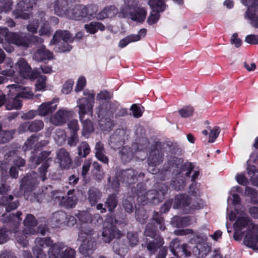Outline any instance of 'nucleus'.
I'll list each match as a JSON object with an SVG mask.
<instances>
[{"mask_svg": "<svg viewBox=\"0 0 258 258\" xmlns=\"http://www.w3.org/2000/svg\"><path fill=\"white\" fill-rule=\"evenodd\" d=\"M155 187V189L147 192L145 185L143 183H140L137 185L136 187L132 188V190L133 192H136L139 202L145 204L147 201L154 204H158L164 199V196L167 191L168 186L164 183H158Z\"/></svg>", "mask_w": 258, "mask_h": 258, "instance_id": "f257e3e1", "label": "nucleus"}, {"mask_svg": "<svg viewBox=\"0 0 258 258\" xmlns=\"http://www.w3.org/2000/svg\"><path fill=\"white\" fill-rule=\"evenodd\" d=\"M11 67L10 69L2 71L1 74L6 77H12L15 75L16 73H18L21 77L23 78L34 79L38 77V74L34 70L32 71L30 66L27 61L23 58H20L15 63L14 69L12 68L11 61L9 62Z\"/></svg>", "mask_w": 258, "mask_h": 258, "instance_id": "f03ea898", "label": "nucleus"}, {"mask_svg": "<svg viewBox=\"0 0 258 258\" xmlns=\"http://www.w3.org/2000/svg\"><path fill=\"white\" fill-rule=\"evenodd\" d=\"M1 182L0 183V195H3L0 198V205L5 207L6 211L10 212L15 210L19 206V201L14 200V197L13 195H6L11 190V187L7 182V179L9 178L8 175H5L2 172L1 175Z\"/></svg>", "mask_w": 258, "mask_h": 258, "instance_id": "7ed1b4c3", "label": "nucleus"}, {"mask_svg": "<svg viewBox=\"0 0 258 258\" xmlns=\"http://www.w3.org/2000/svg\"><path fill=\"white\" fill-rule=\"evenodd\" d=\"M74 37L67 30H57L53 35L50 45H54L53 49L57 52L70 51L72 47L69 43L74 41Z\"/></svg>", "mask_w": 258, "mask_h": 258, "instance_id": "20e7f679", "label": "nucleus"}, {"mask_svg": "<svg viewBox=\"0 0 258 258\" xmlns=\"http://www.w3.org/2000/svg\"><path fill=\"white\" fill-rule=\"evenodd\" d=\"M37 175L35 172L27 174L21 180L20 190L16 191L13 190L14 196L17 198L20 197L23 194L25 198L27 200L33 201L32 195H29L35 189L38 185Z\"/></svg>", "mask_w": 258, "mask_h": 258, "instance_id": "39448f33", "label": "nucleus"}, {"mask_svg": "<svg viewBox=\"0 0 258 258\" xmlns=\"http://www.w3.org/2000/svg\"><path fill=\"white\" fill-rule=\"evenodd\" d=\"M119 103L116 101L112 102L106 101L102 103H100V105L98 107V115L99 117H106V119L108 120L107 123L104 124V127L106 129L111 128L113 125V121L112 118L113 117V113L119 107ZM104 121L101 119L100 121V124L103 126Z\"/></svg>", "mask_w": 258, "mask_h": 258, "instance_id": "423d86ee", "label": "nucleus"}, {"mask_svg": "<svg viewBox=\"0 0 258 258\" xmlns=\"http://www.w3.org/2000/svg\"><path fill=\"white\" fill-rule=\"evenodd\" d=\"M118 221L113 215L108 216L104 223V227L102 232L103 240L106 242H110L113 238H120L123 235L116 228L115 224Z\"/></svg>", "mask_w": 258, "mask_h": 258, "instance_id": "0eeeda50", "label": "nucleus"}, {"mask_svg": "<svg viewBox=\"0 0 258 258\" xmlns=\"http://www.w3.org/2000/svg\"><path fill=\"white\" fill-rule=\"evenodd\" d=\"M164 160V152L163 145L161 142H156L152 146V148L149 152L147 159L149 166L148 170L152 174H155L156 169H150L151 167H155L161 164Z\"/></svg>", "mask_w": 258, "mask_h": 258, "instance_id": "6e6552de", "label": "nucleus"}, {"mask_svg": "<svg viewBox=\"0 0 258 258\" xmlns=\"http://www.w3.org/2000/svg\"><path fill=\"white\" fill-rule=\"evenodd\" d=\"M0 35L17 46L29 47L28 35L21 32H10L7 27H0Z\"/></svg>", "mask_w": 258, "mask_h": 258, "instance_id": "1a4fd4ad", "label": "nucleus"}, {"mask_svg": "<svg viewBox=\"0 0 258 258\" xmlns=\"http://www.w3.org/2000/svg\"><path fill=\"white\" fill-rule=\"evenodd\" d=\"M124 17H129L131 20L139 22H143L147 15L146 10L142 7H137L136 4L125 5L121 10Z\"/></svg>", "mask_w": 258, "mask_h": 258, "instance_id": "9d476101", "label": "nucleus"}, {"mask_svg": "<svg viewBox=\"0 0 258 258\" xmlns=\"http://www.w3.org/2000/svg\"><path fill=\"white\" fill-rule=\"evenodd\" d=\"M62 242H58L53 244V246L49 248L48 251L49 258H75L76 251L71 248L67 247Z\"/></svg>", "mask_w": 258, "mask_h": 258, "instance_id": "9b49d317", "label": "nucleus"}, {"mask_svg": "<svg viewBox=\"0 0 258 258\" xmlns=\"http://www.w3.org/2000/svg\"><path fill=\"white\" fill-rule=\"evenodd\" d=\"M173 207L174 209H182L186 213H190L201 208L198 202L191 200L189 196L183 194L176 196Z\"/></svg>", "mask_w": 258, "mask_h": 258, "instance_id": "f8f14e48", "label": "nucleus"}, {"mask_svg": "<svg viewBox=\"0 0 258 258\" xmlns=\"http://www.w3.org/2000/svg\"><path fill=\"white\" fill-rule=\"evenodd\" d=\"M36 2L37 0H22L17 4L12 12L13 16L15 19H29L31 16L30 12Z\"/></svg>", "mask_w": 258, "mask_h": 258, "instance_id": "ddd939ff", "label": "nucleus"}, {"mask_svg": "<svg viewBox=\"0 0 258 258\" xmlns=\"http://www.w3.org/2000/svg\"><path fill=\"white\" fill-rule=\"evenodd\" d=\"M128 136V132L126 130L117 129L110 136L108 144L112 149L116 150L125 143Z\"/></svg>", "mask_w": 258, "mask_h": 258, "instance_id": "4468645a", "label": "nucleus"}, {"mask_svg": "<svg viewBox=\"0 0 258 258\" xmlns=\"http://www.w3.org/2000/svg\"><path fill=\"white\" fill-rule=\"evenodd\" d=\"M75 190H69L66 196L61 197L58 196V192H52V198L55 200L59 202V204L67 208H73L76 205L77 202V198L75 194Z\"/></svg>", "mask_w": 258, "mask_h": 258, "instance_id": "2eb2a0df", "label": "nucleus"}, {"mask_svg": "<svg viewBox=\"0 0 258 258\" xmlns=\"http://www.w3.org/2000/svg\"><path fill=\"white\" fill-rule=\"evenodd\" d=\"M77 107L79 108L78 113L80 120L84 119L85 114L93 113V108L94 101H93V98L91 100H86L85 98H79L77 101Z\"/></svg>", "mask_w": 258, "mask_h": 258, "instance_id": "dca6fc26", "label": "nucleus"}, {"mask_svg": "<svg viewBox=\"0 0 258 258\" xmlns=\"http://www.w3.org/2000/svg\"><path fill=\"white\" fill-rule=\"evenodd\" d=\"M66 16L76 21H80L85 19L86 17V6L82 5H76L67 11Z\"/></svg>", "mask_w": 258, "mask_h": 258, "instance_id": "f3484780", "label": "nucleus"}, {"mask_svg": "<svg viewBox=\"0 0 258 258\" xmlns=\"http://www.w3.org/2000/svg\"><path fill=\"white\" fill-rule=\"evenodd\" d=\"M73 115V112L66 109L58 110L50 118L51 122L55 125H61Z\"/></svg>", "mask_w": 258, "mask_h": 258, "instance_id": "a211bd4d", "label": "nucleus"}, {"mask_svg": "<svg viewBox=\"0 0 258 258\" xmlns=\"http://www.w3.org/2000/svg\"><path fill=\"white\" fill-rule=\"evenodd\" d=\"M170 248L173 254L175 255H178L180 252L182 253L186 256H190L191 252L188 250V246L186 244H181L180 241L176 238L173 240L170 244Z\"/></svg>", "mask_w": 258, "mask_h": 258, "instance_id": "6ab92c4d", "label": "nucleus"}, {"mask_svg": "<svg viewBox=\"0 0 258 258\" xmlns=\"http://www.w3.org/2000/svg\"><path fill=\"white\" fill-rule=\"evenodd\" d=\"M143 173H139L138 171L134 169H127L123 170L121 172L120 179L122 182L128 184H132L137 181L138 177H143Z\"/></svg>", "mask_w": 258, "mask_h": 258, "instance_id": "aec40b11", "label": "nucleus"}, {"mask_svg": "<svg viewBox=\"0 0 258 258\" xmlns=\"http://www.w3.org/2000/svg\"><path fill=\"white\" fill-rule=\"evenodd\" d=\"M76 216L78 219L82 223L96 224V222L101 223L103 221L102 218L98 214L92 215L87 212H80Z\"/></svg>", "mask_w": 258, "mask_h": 258, "instance_id": "412c9836", "label": "nucleus"}, {"mask_svg": "<svg viewBox=\"0 0 258 258\" xmlns=\"http://www.w3.org/2000/svg\"><path fill=\"white\" fill-rule=\"evenodd\" d=\"M80 240H82V243L79 247V250L83 254H91L96 248V242L93 237L88 236L84 239H81Z\"/></svg>", "mask_w": 258, "mask_h": 258, "instance_id": "4be33fe9", "label": "nucleus"}, {"mask_svg": "<svg viewBox=\"0 0 258 258\" xmlns=\"http://www.w3.org/2000/svg\"><path fill=\"white\" fill-rule=\"evenodd\" d=\"M57 100L53 99L52 101L43 103L38 108V114L42 116L51 114L57 108V105L55 104Z\"/></svg>", "mask_w": 258, "mask_h": 258, "instance_id": "5701e85b", "label": "nucleus"}, {"mask_svg": "<svg viewBox=\"0 0 258 258\" xmlns=\"http://www.w3.org/2000/svg\"><path fill=\"white\" fill-rule=\"evenodd\" d=\"M57 158L60 167L63 169H68L72 164V159L70 154L64 148L60 149L57 153Z\"/></svg>", "mask_w": 258, "mask_h": 258, "instance_id": "b1692460", "label": "nucleus"}, {"mask_svg": "<svg viewBox=\"0 0 258 258\" xmlns=\"http://www.w3.org/2000/svg\"><path fill=\"white\" fill-rule=\"evenodd\" d=\"M211 250V247L207 243H198L193 248V254L199 258L205 257Z\"/></svg>", "mask_w": 258, "mask_h": 258, "instance_id": "393cba45", "label": "nucleus"}, {"mask_svg": "<svg viewBox=\"0 0 258 258\" xmlns=\"http://www.w3.org/2000/svg\"><path fill=\"white\" fill-rule=\"evenodd\" d=\"M52 57V53L46 49L44 45L41 46L35 52L34 55V59L38 61H41L46 59H51Z\"/></svg>", "mask_w": 258, "mask_h": 258, "instance_id": "a878e982", "label": "nucleus"}, {"mask_svg": "<svg viewBox=\"0 0 258 258\" xmlns=\"http://www.w3.org/2000/svg\"><path fill=\"white\" fill-rule=\"evenodd\" d=\"M192 218L190 216L179 217L174 216L171 221V224L177 228L187 226L192 223Z\"/></svg>", "mask_w": 258, "mask_h": 258, "instance_id": "bb28decb", "label": "nucleus"}, {"mask_svg": "<svg viewBox=\"0 0 258 258\" xmlns=\"http://www.w3.org/2000/svg\"><path fill=\"white\" fill-rule=\"evenodd\" d=\"M135 150L132 147H123L119 152V155L121 161L124 163H127L132 160L134 157Z\"/></svg>", "mask_w": 258, "mask_h": 258, "instance_id": "cd10ccee", "label": "nucleus"}, {"mask_svg": "<svg viewBox=\"0 0 258 258\" xmlns=\"http://www.w3.org/2000/svg\"><path fill=\"white\" fill-rule=\"evenodd\" d=\"M22 106V101L18 97V95L14 98L6 99L5 107L7 110H19L21 108Z\"/></svg>", "mask_w": 258, "mask_h": 258, "instance_id": "c85d7f7f", "label": "nucleus"}, {"mask_svg": "<svg viewBox=\"0 0 258 258\" xmlns=\"http://www.w3.org/2000/svg\"><path fill=\"white\" fill-rule=\"evenodd\" d=\"M251 220L248 217H239L234 224L233 227L236 231H241L242 229L248 226L250 228Z\"/></svg>", "mask_w": 258, "mask_h": 258, "instance_id": "c756f323", "label": "nucleus"}, {"mask_svg": "<svg viewBox=\"0 0 258 258\" xmlns=\"http://www.w3.org/2000/svg\"><path fill=\"white\" fill-rule=\"evenodd\" d=\"M88 199L92 206H95L101 197V192L96 188L92 187L88 192Z\"/></svg>", "mask_w": 258, "mask_h": 258, "instance_id": "7c9ffc66", "label": "nucleus"}, {"mask_svg": "<svg viewBox=\"0 0 258 258\" xmlns=\"http://www.w3.org/2000/svg\"><path fill=\"white\" fill-rule=\"evenodd\" d=\"M67 2L64 0H56L54 3V10L56 15L59 16H66L68 10L65 8L67 6Z\"/></svg>", "mask_w": 258, "mask_h": 258, "instance_id": "2f4dec72", "label": "nucleus"}, {"mask_svg": "<svg viewBox=\"0 0 258 258\" xmlns=\"http://www.w3.org/2000/svg\"><path fill=\"white\" fill-rule=\"evenodd\" d=\"M80 121L83 125L82 135L86 138H88L90 133L94 131L93 124L91 120L88 119L85 120L83 119L80 120Z\"/></svg>", "mask_w": 258, "mask_h": 258, "instance_id": "473e14b6", "label": "nucleus"}, {"mask_svg": "<svg viewBox=\"0 0 258 258\" xmlns=\"http://www.w3.org/2000/svg\"><path fill=\"white\" fill-rule=\"evenodd\" d=\"M156 241L155 242V241H152L147 244V248L151 254H154L157 249L162 246L164 243L163 238L161 237H157L156 239Z\"/></svg>", "mask_w": 258, "mask_h": 258, "instance_id": "72a5a7b5", "label": "nucleus"}, {"mask_svg": "<svg viewBox=\"0 0 258 258\" xmlns=\"http://www.w3.org/2000/svg\"><path fill=\"white\" fill-rule=\"evenodd\" d=\"M85 28L88 32L91 34H94L96 33L98 30L104 31L105 30V26L100 22H91L88 24H86L85 25Z\"/></svg>", "mask_w": 258, "mask_h": 258, "instance_id": "f704fd0d", "label": "nucleus"}, {"mask_svg": "<svg viewBox=\"0 0 258 258\" xmlns=\"http://www.w3.org/2000/svg\"><path fill=\"white\" fill-rule=\"evenodd\" d=\"M15 233V237L17 242L23 247H26L28 245V240L27 239L26 234H28L26 230L21 232L17 231L15 229L13 230Z\"/></svg>", "mask_w": 258, "mask_h": 258, "instance_id": "c9c22d12", "label": "nucleus"}, {"mask_svg": "<svg viewBox=\"0 0 258 258\" xmlns=\"http://www.w3.org/2000/svg\"><path fill=\"white\" fill-rule=\"evenodd\" d=\"M50 151H44L40 153L37 157H34L31 156L30 158L31 161L34 163L35 165H38L43 161L47 163V162L51 159L50 158H48V156L50 154Z\"/></svg>", "mask_w": 258, "mask_h": 258, "instance_id": "e433bc0d", "label": "nucleus"}, {"mask_svg": "<svg viewBox=\"0 0 258 258\" xmlns=\"http://www.w3.org/2000/svg\"><path fill=\"white\" fill-rule=\"evenodd\" d=\"M35 246L39 248H46L53 246V241L49 237L37 238L35 241Z\"/></svg>", "mask_w": 258, "mask_h": 258, "instance_id": "4c0bfd02", "label": "nucleus"}, {"mask_svg": "<svg viewBox=\"0 0 258 258\" xmlns=\"http://www.w3.org/2000/svg\"><path fill=\"white\" fill-rule=\"evenodd\" d=\"M149 145V142L146 138H142L139 139L138 142L132 145V148L136 152L146 149Z\"/></svg>", "mask_w": 258, "mask_h": 258, "instance_id": "58836bf2", "label": "nucleus"}, {"mask_svg": "<svg viewBox=\"0 0 258 258\" xmlns=\"http://www.w3.org/2000/svg\"><path fill=\"white\" fill-rule=\"evenodd\" d=\"M245 245L252 248H258V234L253 236L252 234H247L244 239Z\"/></svg>", "mask_w": 258, "mask_h": 258, "instance_id": "ea45409f", "label": "nucleus"}, {"mask_svg": "<svg viewBox=\"0 0 258 258\" xmlns=\"http://www.w3.org/2000/svg\"><path fill=\"white\" fill-rule=\"evenodd\" d=\"M67 219L66 213L63 211H58L54 213L52 216V221L55 223L56 226L66 223Z\"/></svg>", "mask_w": 258, "mask_h": 258, "instance_id": "a19ab883", "label": "nucleus"}, {"mask_svg": "<svg viewBox=\"0 0 258 258\" xmlns=\"http://www.w3.org/2000/svg\"><path fill=\"white\" fill-rule=\"evenodd\" d=\"M16 131L4 130L0 133V144H5L12 140L15 133Z\"/></svg>", "mask_w": 258, "mask_h": 258, "instance_id": "79ce46f5", "label": "nucleus"}, {"mask_svg": "<svg viewBox=\"0 0 258 258\" xmlns=\"http://www.w3.org/2000/svg\"><path fill=\"white\" fill-rule=\"evenodd\" d=\"M148 4L152 9L155 11L163 12L166 7L163 0H149Z\"/></svg>", "mask_w": 258, "mask_h": 258, "instance_id": "37998d69", "label": "nucleus"}, {"mask_svg": "<svg viewBox=\"0 0 258 258\" xmlns=\"http://www.w3.org/2000/svg\"><path fill=\"white\" fill-rule=\"evenodd\" d=\"M244 17L250 21V24L253 27L258 29V15L251 13L248 8L245 13Z\"/></svg>", "mask_w": 258, "mask_h": 258, "instance_id": "c03bdc74", "label": "nucleus"}, {"mask_svg": "<svg viewBox=\"0 0 258 258\" xmlns=\"http://www.w3.org/2000/svg\"><path fill=\"white\" fill-rule=\"evenodd\" d=\"M22 213L20 211H18L16 214H10L8 217L7 222H10L13 223L15 228H17L22 221V218L20 217Z\"/></svg>", "mask_w": 258, "mask_h": 258, "instance_id": "a18cd8bd", "label": "nucleus"}, {"mask_svg": "<svg viewBox=\"0 0 258 258\" xmlns=\"http://www.w3.org/2000/svg\"><path fill=\"white\" fill-rule=\"evenodd\" d=\"M140 40V37L135 34H131L120 40L118 46L120 48H123L131 42Z\"/></svg>", "mask_w": 258, "mask_h": 258, "instance_id": "49530a36", "label": "nucleus"}, {"mask_svg": "<svg viewBox=\"0 0 258 258\" xmlns=\"http://www.w3.org/2000/svg\"><path fill=\"white\" fill-rule=\"evenodd\" d=\"M92 173L96 179L100 180L103 177V172L101 169L100 165L97 162L92 164Z\"/></svg>", "mask_w": 258, "mask_h": 258, "instance_id": "de8ad7c7", "label": "nucleus"}, {"mask_svg": "<svg viewBox=\"0 0 258 258\" xmlns=\"http://www.w3.org/2000/svg\"><path fill=\"white\" fill-rule=\"evenodd\" d=\"M98 8L96 5H90L86 6V18L88 19H92L96 18L97 14Z\"/></svg>", "mask_w": 258, "mask_h": 258, "instance_id": "09e8293b", "label": "nucleus"}, {"mask_svg": "<svg viewBox=\"0 0 258 258\" xmlns=\"http://www.w3.org/2000/svg\"><path fill=\"white\" fill-rule=\"evenodd\" d=\"M90 152V148L89 145L86 142L81 143L78 147V154L81 157H86Z\"/></svg>", "mask_w": 258, "mask_h": 258, "instance_id": "8fccbe9b", "label": "nucleus"}, {"mask_svg": "<svg viewBox=\"0 0 258 258\" xmlns=\"http://www.w3.org/2000/svg\"><path fill=\"white\" fill-rule=\"evenodd\" d=\"M152 220L155 221L156 223L159 225V229L161 231H164L165 230L166 227L164 225V220L161 213L154 211Z\"/></svg>", "mask_w": 258, "mask_h": 258, "instance_id": "3c124183", "label": "nucleus"}, {"mask_svg": "<svg viewBox=\"0 0 258 258\" xmlns=\"http://www.w3.org/2000/svg\"><path fill=\"white\" fill-rule=\"evenodd\" d=\"M30 132H38L44 127V122L41 120L36 119L29 121Z\"/></svg>", "mask_w": 258, "mask_h": 258, "instance_id": "603ef678", "label": "nucleus"}, {"mask_svg": "<svg viewBox=\"0 0 258 258\" xmlns=\"http://www.w3.org/2000/svg\"><path fill=\"white\" fill-rule=\"evenodd\" d=\"M24 225L27 228L34 227L37 225V220L31 214H28L23 221Z\"/></svg>", "mask_w": 258, "mask_h": 258, "instance_id": "864d4df0", "label": "nucleus"}, {"mask_svg": "<svg viewBox=\"0 0 258 258\" xmlns=\"http://www.w3.org/2000/svg\"><path fill=\"white\" fill-rule=\"evenodd\" d=\"M105 205L108 209L109 211L112 212L116 208L117 205V200L115 194L110 195L107 199Z\"/></svg>", "mask_w": 258, "mask_h": 258, "instance_id": "5fc2aeb1", "label": "nucleus"}, {"mask_svg": "<svg viewBox=\"0 0 258 258\" xmlns=\"http://www.w3.org/2000/svg\"><path fill=\"white\" fill-rule=\"evenodd\" d=\"M52 30L48 22H45L41 26L39 30L40 36H50L52 34Z\"/></svg>", "mask_w": 258, "mask_h": 258, "instance_id": "6e6d98bb", "label": "nucleus"}, {"mask_svg": "<svg viewBox=\"0 0 258 258\" xmlns=\"http://www.w3.org/2000/svg\"><path fill=\"white\" fill-rule=\"evenodd\" d=\"M126 247L121 240L115 241L113 243V250L117 254H122L124 252V249H125Z\"/></svg>", "mask_w": 258, "mask_h": 258, "instance_id": "4d7b16f0", "label": "nucleus"}, {"mask_svg": "<svg viewBox=\"0 0 258 258\" xmlns=\"http://www.w3.org/2000/svg\"><path fill=\"white\" fill-rule=\"evenodd\" d=\"M136 219L140 223L146 222L148 218L146 211L143 208H139L135 212Z\"/></svg>", "mask_w": 258, "mask_h": 258, "instance_id": "13d9d810", "label": "nucleus"}, {"mask_svg": "<svg viewBox=\"0 0 258 258\" xmlns=\"http://www.w3.org/2000/svg\"><path fill=\"white\" fill-rule=\"evenodd\" d=\"M39 26V21L37 19H33L29 22L26 28L29 32L32 34H35L37 32Z\"/></svg>", "mask_w": 258, "mask_h": 258, "instance_id": "bf43d9fd", "label": "nucleus"}, {"mask_svg": "<svg viewBox=\"0 0 258 258\" xmlns=\"http://www.w3.org/2000/svg\"><path fill=\"white\" fill-rule=\"evenodd\" d=\"M10 231L5 227L0 228V244H4L9 239Z\"/></svg>", "mask_w": 258, "mask_h": 258, "instance_id": "052dcab7", "label": "nucleus"}, {"mask_svg": "<svg viewBox=\"0 0 258 258\" xmlns=\"http://www.w3.org/2000/svg\"><path fill=\"white\" fill-rule=\"evenodd\" d=\"M209 129L210 132L209 135L208 142L213 143L218 137L220 132V128L218 126H215L212 129Z\"/></svg>", "mask_w": 258, "mask_h": 258, "instance_id": "680f3d73", "label": "nucleus"}, {"mask_svg": "<svg viewBox=\"0 0 258 258\" xmlns=\"http://www.w3.org/2000/svg\"><path fill=\"white\" fill-rule=\"evenodd\" d=\"M113 96L112 93L106 90H103L98 93L96 97V99L99 101H107L110 100Z\"/></svg>", "mask_w": 258, "mask_h": 258, "instance_id": "e2e57ef3", "label": "nucleus"}, {"mask_svg": "<svg viewBox=\"0 0 258 258\" xmlns=\"http://www.w3.org/2000/svg\"><path fill=\"white\" fill-rule=\"evenodd\" d=\"M156 232V228L155 225L152 223H148L144 231V235L146 236H149L152 238L155 237Z\"/></svg>", "mask_w": 258, "mask_h": 258, "instance_id": "0e129e2a", "label": "nucleus"}, {"mask_svg": "<svg viewBox=\"0 0 258 258\" xmlns=\"http://www.w3.org/2000/svg\"><path fill=\"white\" fill-rule=\"evenodd\" d=\"M0 43L2 44L4 49L9 53L12 52L14 50V47L11 45V42L7 41L5 38L0 35Z\"/></svg>", "mask_w": 258, "mask_h": 258, "instance_id": "69168bd1", "label": "nucleus"}, {"mask_svg": "<svg viewBox=\"0 0 258 258\" xmlns=\"http://www.w3.org/2000/svg\"><path fill=\"white\" fill-rule=\"evenodd\" d=\"M127 238L132 247L135 246L139 242L138 235L137 233L133 232H128L127 234Z\"/></svg>", "mask_w": 258, "mask_h": 258, "instance_id": "338daca9", "label": "nucleus"}, {"mask_svg": "<svg viewBox=\"0 0 258 258\" xmlns=\"http://www.w3.org/2000/svg\"><path fill=\"white\" fill-rule=\"evenodd\" d=\"M46 77L41 76L39 77L35 84V89L37 91L44 90L45 88Z\"/></svg>", "mask_w": 258, "mask_h": 258, "instance_id": "774afa93", "label": "nucleus"}]
</instances>
